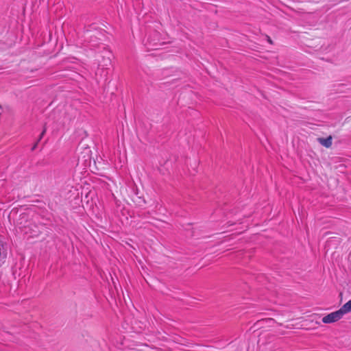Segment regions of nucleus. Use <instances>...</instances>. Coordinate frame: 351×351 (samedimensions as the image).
<instances>
[{
	"label": "nucleus",
	"instance_id": "nucleus-6",
	"mask_svg": "<svg viewBox=\"0 0 351 351\" xmlns=\"http://www.w3.org/2000/svg\"><path fill=\"white\" fill-rule=\"evenodd\" d=\"M37 144H38V142L34 145L32 149H34L36 148V147L37 146Z\"/></svg>",
	"mask_w": 351,
	"mask_h": 351
},
{
	"label": "nucleus",
	"instance_id": "nucleus-4",
	"mask_svg": "<svg viewBox=\"0 0 351 351\" xmlns=\"http://www.w3.org/2000/svg\"><path fill=\"white\" fill-rule=\"evenodd\" d=\"M46 131H47V128H46V127H45L43 130V132L40 134V136H39V138H38V141H39L43 138V136L45 135Z\"/></svg>",
	"mask_w": 351,
	"mask_h": 351
},
{
	"label": "nucleus",
	"instance_id": "nucleus-3",
	"mask_svg": "<svg viewBox=\"0 0 351 351\" xmlns=\"http://www.w3.org/2000/svg\"><path fill=\"white\" fill-rule=\"evenodd\" d=\"M340 312L343 316L345 314L351 312V300H349L346 304H344L340 308Z\"/></svg>",
	"mask_w": 351,
	"mask_h": 351
},
{
	"label": "nucleus",
	"instance_id": "nucleus-2",
	"mask_svg": "<svg viewBox=\"0 0 351 351\" xmlns=\"http://www.w3.org/2000/svg\"><path fill=\"white\" fill-rule=\"evenodd\" d=\"M317 141L326 148H330L332 144V137L329 136L327 138H318Z\"/></svg>",
	"mask_w": 351,
	"mask_h": 351
},
{
	"label": "nucleus",
	"instance_id": "nucleus-1",
	"mask_svg": "<svg viewBox=\"0 0 351 351\" xmlns=\"http://www.w3.org/2000/svg\"><path fill=\"white\" fill-rule=\"evenodd\" d=\"M343 317L339 309L335 312L330 313L322 318V322L324 324H330L339 321Z\"/></svg>",
	"mask_w": 351,
	"mask_h": 351
},
{
	"label": "nucleus",
	"instance_id": "nucleus-5",
	"mask_svg": "<svg viewBox=\"0 0 351 351\" xmlns=\"http://www.w3.org/2000/svg\"><path fill=\"white\" fill-rule=\"evenodd\" d=\"M267 40L268 41V43L271 45H273V40L271 39V38L269 36H267Z\"/></svg>",
	"mask_w": 351,
	"mask_h": 351
}]
</instances>
